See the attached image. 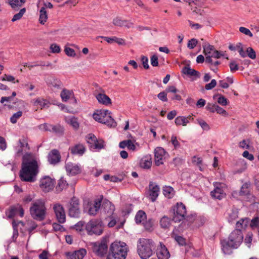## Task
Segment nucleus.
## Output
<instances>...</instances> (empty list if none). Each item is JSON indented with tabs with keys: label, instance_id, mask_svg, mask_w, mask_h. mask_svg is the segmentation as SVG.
<instances>
[{
	"label": "nucleus",
	"instance_id": "nucleus-1",
	"mask_svg": "<svg viewBox=\"0 0 259 259\" xmlns=\"http://www.w3.org/2000/svg\"><path fill=\"white\" fill-rule=\"evenodd\" d=\"M243 236L241 230L235 229L229 236L228 239L221 240L222 249L226 254L232 253V249L237 248L242 242Z\"/></svg>",
	"mask_w": 259,
	"mask_h": 259
},
{
	"label": "nucleus",
	"instance_id": "nucleus-2",
	"mask_svg": "<svg viewBox=\"0 0 259 259\" xmlns=\"http://www.w3.org/2000/svg\"><path fill=\"white\" fill-rule=\"evenodd\" d=\"M38 173V166L35 160L23 161L20 171L21 180L24 182H34Z\"/></svg>",
	"mask_w": 259,
	"mask_h": 259
},
{
	"label": "nucleus",
	"instance_id": "nucleus-3",
	"mask_svg": "<svg viewBox=\"0 0 259 259\" xmlns=\"http://www.w3.org/2000/svg\"><path fill=\"white\" fill-rule=\"evenodd\" d=\"M154 249V242L149 239L140 238L138 242L137 251L142 259L150 257Z\"/></svg>",
	"mask_w": 259,
	"mask_h": 259
},
{
	"label": "nucleus",
	"instance_id": "nucleus-4",
	"mask_svg": "<svg viewBox=\"0 0 259 259\" xmlns=\"http://www.w3.org/2000/svg\"><path fill=\"white\" fill-rule=\"evenodd\" d=\"M128 251L125 243L115 241L110 246L109 256H112L114 259H125Z\"/></svg>",
	"mask_w": 259,
	"mask_h": 259
},
{
	"label": "nucleus",
	"instance_id": "nucleus-5",
	"mask_svg": "<svg viewBox=\"0 0 259 259\" xmlns=\"http://www.w3.org/2000/svg\"><path fill=\"white\" fill-rule=\"evenodd\" d=\"M111 112L108 110H97L93 115V118L99 122L105 124L110 127L116 126V122L110 115Z\"/></svg>",
	"mask_w": 259,
	"mask_h": 259
},
{
	"label": "nucleus",
	"instance_id": "nucleus-6",
	"mask_svg": "<svg viewBox=\"0 0 259 259\" xmlns=\"http://www.w3.org/2000/svg\"><path fill=\"white\" fill-rule=\"evenodd\" d=\"M30 213L34 219L39 221L44 220L46 213L45 203L40 200L33 202L30 208Z\"/></svg>",
	"mask_w": 259,
	"mask_h": 259
},
{
	"label": "nucleus",
	"instance_id": "nucleus-7",
	"mask_svg": "<svg viewBox=\"0 0 259 259\" xmlns=\"http://www.w3.org/2000/svg\"><path fill=\"white\" fill-rule=\"evenodd\" d=\"M85 229L89 235H100L103 231L102 222L97 219L92 220L87 224Z\"/></svg>",
	"mask_w": 259,
	"mask_h": 259
},
{
	"label": "nucleus",
	"instance_id": "nucleus-8",
	"mask_svg": "<svg viewBox=\"0 0 259 259\" xmlns=\"http://www.w3.org/2000/svg\"><path fill=\"white\" fill-rule=\"evenodd\" d=\"M93 252L99 257L104 256L107 253L108 245L106 238H103L101 241L91 243Z\"/></svg>",
	"mask_w": 259,
	"mask_h": 259
},
{
	"label": "nucleus",
	"instance_id": "nucleus-9",
	"mask_svg": "<svg viewBox=\"0 0 259 259\" xmlns=\"http://www.w3.org/2000/svg\"><path fill=\"white\" fill-rule=\"evenodd\" d=\"M174 216L173 221L175 222H180L186 218L187 211L185 205L182 202H178L172 208Z\"/></svg>",
	"mask_w": 259,
	"mask_h": 259
},
{
	"label": "nucleus",
	"instance_id": "nucleus-10",
	"mask_svg": "<svg viewBox=\"0 0 259 259\" xmlns=\"http://www.w3.org/2000/svg\"><path fill=\"white\" fill-rule=\"evenodd\" d=\"M68 214L73 218H78L80 214L79 200L76 197H73L70 200L68 206Z\"/></svg>",
	"mask_w": 259,
	"mask_h": 259
},
{
	"label": "nucleus",
	"instance_id": "nucleus-11",
	"mask_svg": "<svg viewBox=\"0 0 259 259\" xmlns=\"http://www.w3.org/2000/svg\"><path fill=\"white\" fill-rule=\"evenodd\" d=\"M56 183L55 180L49 176H44L39 180V187L45 192H49L53 190Z\"/></svg>",
	"mask_w": 259,
	"mask_h": 259
},
{
	"label": "nucleus",
	"instance_id": "nucleus-12",
	"mask_svg": "<svg viewBox=\"0 0 259 259\" xmlns=\"http://www.w3.org/2000/svg\"><path fill=\"white\" fill-rule=\"evenodd\" d=\"M159 187L154 183L150 182L147 192L148 197L152 202H154L158 196Z\"/></svg>",
	"mask_w": 259,
	"mask_h": 259
},
{
	"label": "nucleus",
	"instance_id": "nucleus-13",
	"mask_svg": "<svg viewBox=\"0 0 259 259\" xmlns=\"http://www.w3.org/2000/svg\"><path fill=\"white\" fill-rule=\"evenodd\" d=\"M53 209L58 222L63 224L65 222L66 216L63 207L60 204H55Z\"/></svg>",
	"mask_w": 259,
	"mask_h": 259
},
{
	"label": "nucleus",
	"instance_id": "nucleus-14",
	"mask_svg": "<svg viewBox=\"0 0 259 259\" xmlns=\"http://www.w3.org/2000/svg\"><path fill=\"white\" fill-rule=\"evenodd\" d=\"M166 152L165 150L161 147H157L154 150L155 163L157 166H159L163 163L165 159Z\"/></svg>",
	"mask_w": 259,
	"mask_h": 259
},
{
	"label": "nucleus",
	"instance_id": "nucleus-15",
	"mask_svg": "<svg viewBox=\"0 0 259 259\" xmlns=\"http://www.w3.org/2000/svg\"><path fill=\"white\" fill-rule=\"evenodd\" d=\"M61 160V155L59 151L57 149L52 150L48 154V161L50 164L55 165Z\"/></svg>",
	"mask_w": 259,
	"mask_h": 259
},
{
	"label": "nucleus",
	"instance_id": "nucleus-16",
	"mask_svg": "<svg viewBox=\"0 0 259 259\" xmlns=\"http://www.w3.org/2000/svg\"><path fill=\"white\" fill-rule=\"evenodd\" d=\"M214 189L210 192L212 197L221 200L225 196V193L222 188L221 183H215L213 184Z\"/></svg>",
	"mask_w": 259,
	"mask_h": 259
},
{
	"label": "nucleus",
	"instance_id": "nucleus-17",
	"mask_svg": "<svg viewBox=\"0 0 259 259\" xmlns=\"http://www.w3.org/2000/svg\"><path fill=\"white\" fill-rule=\"evenodd\" d=\"M86 253V250L81 248L73 252H66L65 254L67 259H83Z\"/></svg>",
	"mask_w": 259,
	"mask_h": 259
},
{
	"label": "nucleus",
	"instance_id": "nucleus-18",
	"mask_svg": "<svg viewBox=\"0 0 259 259\" xmlns=\"http://www.w3.org/2000/svg\"><path fill=\"white\" fill-rule=\"evenodd\" d=\"M65 168L67 174L70 176H75L81 172L80 166L72 162L66 163Z\"/></svg>",
	"mask_w": 259,
	"mask_h": 259
},
{
	"label": "nucleus",
	"instance_id": "nucleus-19",
	"mask_svg": "<svg viewBox=\"0 0 259 259\" xmlns=\"http://www.w3.org/2000/svg\"><path fill=\"white\" fill-rule=\"evenodd\" d=\"M157 256L158 259H168L170 253L164 245L160 244V247L157 249Z\"/></svg>",
	"mask_w": 259,
	"mask_h": 259
},
{
	"label": "nucleus",
	"instance_id": "nucleus-20",
	"mask_svg": "<svg viewBox=\"0 0 259 259\" xmlns=\"http://www.w3.org/2000/svg\"><path fill=\"white\" fill-rule=\"evenodd\" d=\"M71 154L82 155L85 151V148L82 144H77L69 148Z\"/></svg>",
	"mask_w": 259,
	"mask_h": 259
},
{
	"label": "nucleus",
	"instance_id": "nucleus-21",
	"mask_svg": "<svg viewBox=\"0 0 259 259\" xmlns=\"http://www.w3.org/2000/svg\"><path fill=\"white\" fill-rule=\"evenodd\" d=\"M101 199H96L93 204L90 205L88 213L91 215H95L100 209L101 206Z\"/></svg>",
	"mask_w": 259,
	"mask_h": 259
},
{
	"label": "nucleus",
	"instance_id": "nucleus-22",
	"mask_svg": "<svg viewBox=\"0 0 259 259\" xmlns=\"http://www.w3.org/2000/svg\"><path fill=\"white\" fill-rule=\"evenodd\" d=\"M95 97L98 102L103 105L108 106L112 103L111 99L104 93H98Z\"/></svg>",
	"mask_w": 259,
	"mask_h": 259
},
{
	"label": "nucleus",
	"instance_id": "nucleus-23",
	"mask_svg": "<svg viewBox=\"0 0 259 259\" xmlns=\"http://www.w3.org/2000/svg\"><path fill=\"white\" fill-rule=\"evenodd\" d=\"M47 82L49 85L57 89H61L63 86L61 81L54 77H50L48 78Z\"/></svg>",
	"mask_w": 259,
	"mask_h": 259
},
{
	"label": "nucleus",
	"instance_id": "nucleus-24",
	"mask_svg": "<svg viewBox=\"0 0 259 259\" xmlns=\"http://www.w3.org/2000/svg\"><path fill=\"white\" fill-rule=\"evenodd\" d=\"M182 73L191 76L200 77V73L194 69L191 68L189 65L185 66L182 71Z\"/></svg>",
	"mask_w": 259,
	"mask_h": 259
},
{
	"label": "nucleus",
	"instance_id": "nucleus-25",
	"mask_svg": "<svg viewBox=\"0 0 259 259\" xmlns=\"http://www.w3.org/2000/svg\"><path fill=\"white\" fill-rule=\"evenodd\" d=\"M238 217V210L236 208H232L227 212V220L229 223H232Z\"/></svg>",
	"mask_w": 259,
	"mask_h": 259
},
{
	"label": "nucleus",
	"instance_id": "nucleus-26",
	"mask_svg": "<svg viewBox=\"0 0 259 259\" xmlns=\"http://www.w3.org/2000/svg\"><path fill=\"white\" fill-rule=\"evenodd\" d=\"M58 136H62L64 134V128L59 124L52 125L51 132Z\"/></svg>",
	"mask_w": 259,
	"mask_h": 259
},
{
	"label": "nucleus",
	"instance_id": "nucleus-27",
	"mask_svg": "<svg viewBox=\"0 0 259 259\" xmlns=\"http://www.w3.org/2000/svg\"><path fill=\"white\" fill-rule=\"evenodd\" d=\"M73 96V92L66 89H63L60 94L61 98L63 102H66Z\"/></svg>",
	"mask_w": 259,
	"mask_h": 259
},
{
	"label": "nucleus",
	"instance_id": "nucleus-28",
	"mask_svg": "<svg viewBox=\"0 0 259 259\" xmlns=\"http://www.w3.org/2000/svg\"><path fill=\"white\" fill-rule=\"evenodd\" d=\"M184 2L188 3L190 6L191 7V10L196 13H197L198 9L196 6L193 8V6H200L203 4L204 0L200 2L199 0H183Z\"/></svg>",
	"mask_w": 259,
	"mask_h": 259
},
{
	"label": "nucleus",
	"instance_id": "nucleus-29",
	"mask_svg": "<svg viewBox=\"0 0 259 259\" xmlns=\"http://www.w3.org/2000/svg\"><path fill=\"white\" fill-rule=\"evenodd\" d=\"M48 19V15L46 9L45 7L41 8L39 11V23L41 24H44Z\"/></svg>",
	"mask_w": 259,
	"mask_h": 259
},
{
	"label": "nucleus",
	"instance_id": "nucleus-30",
	"mask_svg": "<svg viewBox=\"0 0 259 259\" xmlns=\"http://www.w3.org/2000/svg\"><path fill=\"white\" fill-rule=\"evenodd\" d=\"M68 184L66 181L64 179L61 178L58 181V183L56 187V191L58 192L62 191L64 189L67 188Z\"/></svg>",
	"mask_w": 259,
	"mask_h": 259
},
{
	"label": "nucleus",
	"instance_id": "nucleus-31",
	"mask_svg": "<svg viewBox=\"0 0 259 259\" xmlns=\"http://www.w3.org/2000/svg\"><path fill=\"white\" fill-rule=\"evenodd\" d=\"M97 137L93 134H89L85 137V140L91 148H92L96 142H97Z\"/></svg>",
	"mask_w": 259,
	"mask_h": 259
},
{
	"label": "nucleus",
	"instance_id": "nucleus-32",
	"mask_svg": "<svg viewBox=\"0 0 259 259\" xmlns=\"http://www.w3.org/2000/svg\"><path fill=\"white\" fill-rule=\"evenodd\" d=\"M249 223V219L248 218L241 219L236 224V229L241 230L242 229L245 228Z\"/></svg>",
	"mask_w": 259,
	"mask_h": 259
},
{
	"label": "nucleus",
	"instance_id": "nucleus-33",
	"mask_svg": "<svg viewBox=\"0 0 259 259\" xmlns=\"http://www.w3.org/2000/svg\"><path fill=\"white\" fill-rule=\"evenodd\" d=\"M104 211L109 215H111L115 209L114 205L112 204L110 202H107L103 205Z\"/></svg>",
	"mask_w": 259,
	"mask_h": 259
},
{
	"label": "nucleus",
	"instance_id": "nucleus-34",
	"mask_svg": "<svg viewBox=\"0 0 259 259\" xmlns=\"http://www.w3.org/2000/svg\"><path fill=\"white\" fill-rule=\"evenodd\" d=\"M146 219V214L143 210H139L135 216V221L137 224H140Z\"/></svg>",
	"mask_w": 259,
	"mask_h": 259
},
{
	"label": "nucleus",
	"instance_id": "nucleus-35",
	"mask_svg": "<svg viewBox=\"0 0 259 259\" xmlns=\"http://www.w3.org/2000/svg\"><path fill=\"white\" fill-rule=\"evenodd\" d=\"M170 224V220L167 217L163 216L160 221V225L162 228H167Z\"/></svg>",
	"mask_w": 259,
	"mask_h": 259
},
{
	"label": "nucleus",
	"instance_id": "nucleus-36",
	"mask_svg": "<svg viewBox=\"0 0 259 259\" xmlns=\"http://www.w3.org/2000/svg\"><path fill=\"white\" fill-rule=\"evenodd\" d=\"M9 3L13 9L21 7L25 3V0H8Z\"/></svg>",
	"mask_w": 259,
	"mask_h": 259
},
{
	"label": "nucleus",
	"instance_id": "nucleus-37",
	"mask_svg": "<svg viewBox=\"0 0 259 259\" xmlns=\"http://www.w3.org/2000/svg\"><path fill=\"white\" fill-rule=\"evenodd\" d=\"M250 182L249 181H248L242 185L241 188V190L240 191V195H245L248 193L249 191L248 190V189L250 187Z\"/></svg>",
	"mask_w": 259,
	"mask_h": 259
},
{
	"label": "nucleus",
	"instance_id": "nucleus-38",
	"mask_svg": "<svg viewBox=\"0 0 259 259\" xmlns=\"http://www.w3.org/2000/svg\"><path fill=\"white\" fill-rule=\"evenodd\" d=\"M203 49V53L205 55H207L208 54H211V51L214 50V47L212 45H210L207 42H205L202 45Z\"/></svg>",
	"mask_w": 259,
	"mask_h": 259
},
{
	"label": "nucleus",
	"instance_id": "nucleus-39",
	"mask_svg": "<svg viewBox=\"0 0 259 259\" xmlns=\"http://www.w3.org/2000/svg\"><path fill=\"white\" fill-rule=\"evenodd\" d=\"M151 163L150 159H148V158H143L141 160L140 166L143 168L148 169L151 167Z\"/></svg>",
	"mask_w": 259,
	"mask_h": 259
},
{
	"label": "nucleus",
	"instance_id": "nucleus-40",
	"mask_svg": "<svg viewBox=\"0 0 259 259\" xmlns=\"http://www.w3.org/2000/svg\"><path fill=\"white\" fill-rule=\"evenodd\" d=\"M174 191V189L171 187H164L163 190V193L164 195L168 198H170L173 196L172 192Z\"/></svg>",
	"mask_w": 259,
	"mask_h": 259
},
{
	"label": "nucleus",
	"instance_id": "nucleus-41",
	"mask_svg": "<svg viewBox=\"0 0 259 259\" xmlns=\"http://www.w3.org/2000/svg\"><path fill=\"white\" fill-rule=\"evenodd\" d=\"M25 12L26 9L25 8L21 9L18 13L14 15L13 18L12 19V21L15 22L17 20H20L25 13Z\"/></svg>",
	"mask_w": 259,
	"mask_h": 259
},
{
	"label": "nucleus",
	"instance_id": "nucleus-42",
	"mask_svg": "<svg viewBox=\"0 0 259 259\" xmlns=\"http://www.w3.org/2000/svg\"><path fill=\"white\" fill-rule=\"evenodd\" d=\"M67 122L75 130L79 127V123L77 119L74 117L69 118Z\"/></svg>",
	"mask_w": 259,
	"mask_h": 259
},
{
	"label": "nucleus",
	"instance_id": "nucleus-43",
	"mask_svg": "<svg viewBox=\"0 0 259 259\" xmlns=\"http://www.w3.org/2000/svg\"><path fill=\"white\" fill-rule=\"evenodd\" d=\"M125 23H127L126 20H123L119 17H116L113 20V24L117 26H123Z\"/></svg>",
	"mask_w": 259,
	"mask_h": 259
},
{
	"label": "nucleus",
	"instance_id": "nucleus-44",
	"mask_svg": "<svg viewBox=\"0 0 259 259\" xmlns=\"http://www.w3.org/2000/svg\"><path fill=\"white\" fill-rule=\"evenodd\" d=\"M105 147L104 141L102 139H97V142L93 146L92 148L101 150Z\"/></svg>",
	"mask_w": 259,
	"mask_h": 259
},
{
	"label": "nucleus",
	"instance_id": "nucleus-45",
	"mask_svg": "<svg viewBox=\"0 0 259 259\" xmlns=\"http://www.w3.org/2000/svg\"><path fill=\"white\" fill-rule=\"evenodd\" d=\"M22 115V112L19 111L17 112L14 113L10 118V121L12 123H16L17 120L20 118Z\"/></svg>",
	"mask_w": 259,
	"mask_h": 259
},
{
	"label": "nucleus",
	"instance_id": "nucleus-46",
	"mask_svg": "<svg viewBox=\"0 0 259 259\" xmlns=\"http://www.w3.org/2000/svg\"><path fill=\"white\" fill-rule=\"evenodd\" d=\"M247 56L251 59L256 58V53L255 51L251 47H248L246 49Z\"/></svg>",
	"mask_w": 259,
	"mask_h": 259
},
{
	"label": "nucleus",
	"instance_id": "nucleus-47",
	"mask_svg": "<svg viewBox=\"0 0 259 259\" xmlns=\"http://www.w3.org/2000/svg\"><path fill=\"white\" fill-rule=\"evenodd\" d=\"M17 214H18V206H12L10 209L8 217L9 218H13Z\"/></svg>",
	"mask_w": 259,
	"mask_h": 259
},
{
	"label": "nucleus",
	"instance_id": "nucleus-48",
	"mask_svg": "<svg viewBox=\"0 0 259 259\" xmlns=\"http://www.w3.org/2000/svg\"><path fill=\"white\" fill-rule=\"evenodd\" d=\"M53 124L45 123L39 125L38 127L41 130L45 131L51 132V128Z\"/></svg>",
	"mask_w": 259,
	"mask_h": 259
},
{
	"label": "nucleus",
	"instance_id": "nucleus-49",
	"mask_svg": "<svg viewBox=\"0 0 259 259\" xmlns=\"http://www.w3.org/2000/svg\"><path fill=\"white\" fill-rule=\"evenodd\" d=\"M198 123L200 125V126L202 128L203 130L208 131L210 129V127L209 125L203 120L202 119H197Z\"/></svg>",
	"mask_w": 259,
	"mask_h": 259
},
{
	"label": "nucleus",
	"instance_id": "nucleus-50",
	"mask_svg": "<svg viewBox=\"0 0 259 259\" xmlns=\"http://www.w3.org/2000/svg\"><path fill=\"white\" fill-rule=\"evenodd\" d=\"M198 44V40L195 38H192L189 40L187 47L190 49H194Z\"/></svg>",
	"mask_w": 259,
	"mask_h": 259
},
{
	"label": "nucleus",
	"instance_id": "nucleus-51",
	"mask_svg": "<svg viewBox=\"0 0 259 259\" xmlns=\"http://www.w3.org/2000/svg\"><path fill=\"white\" fill-rule=\"evenodd\" d=\"M158 98L162 102H167V94L165 91L161 92L157 95Z\"/></svg>",
	"mask_w": 259,
	"mask_h": 259
},
{
	"label": "nucleus",
	"instance_id": "nucleus-52",
	"mask_svg": "<svg viewBox=\"0 0 259 259\" xmlns=\"http://www.w3.org/2000/svg\"><path fill=\"white\" fill-rule=\"evenodd\" d=\"M151 64L153 67L158 66V57L156 55H152L150 58Z\"/></svg>",
	"mask_w": 259,
	"mask_h": 259
},
{
	"label": "nucleus",
	"instance_id": "nucleus-53",
	"mask_svg": "<svg viewBox=\"0 0 259 259\" xmlns=\"http://www.w3.org/2000/svg\"><path fill=\"white\" fill-rule=\"evenodd\" d=\"M239 31L240 32H241V33L246 35H248L250 37H252L253 36V34L252 33H251V32L250 31V30L248 28H246L245 27H240L239 28Z\"/></svg>",
	"mask_w": 259,
	"mask_h": 259
},
{
	"label": "nucleus",
	"instance_id": "nucleus-54",
	"mask_svg": "<svg viewBox=\"0 0 259 259\" xmlns=\"http://www.w3.org/2000/svg\"><path fill=\"white\" fill-rule=\"evenodd\" d=\"M141 62L144 69H148L149 68V65L148 64V59L147 57L142 56L141 57Z\"/></svg>",
	"mask_w": 259,
	"mask_h": 259
},
{
	"label": "nucleus",
	"instance_id": "nucleus-55",
	"mask_svg": "<svg viewBox=\"0 0 259 259\" xmlns=\"http://www.w3.org/2000/svg\"><path fill=\"white\" fill-rule=\"evenodd\" d=\"M52 226L55 231L63 232L65 231V228L59 224L53 223Z\"/></svg>",
	"mask_w": 259,
	"mask_h": 259
},
{
	"label": "nucleus",
	"instance_id": "nucleus-56",
	"mask_svg": "<svg viewBox=\"0 0 259 259\" xmlns=\"http://www.w3.org/2000/svg\"><path fill=\"white\" fill-rule=\"evenodd\" d=\"M217 85V81L215 79H212L211 82L207 83L205 86V89L206 90H210L214 88Z\"/></svg>",
	"mask_w": 259,
	"mask_h": 259
},
{
	"label": "nucleus",
	"instance_id": "nucleus-57",
	"mask_svg": "<svg viewBox=\"0 0 259 259\" xmlns=\"http://www.w3.org/2000/svg\"><path fill=\"white\" fill-rule=\"evenodd\" d=\"M229 67L232 72H234L239 69L238 65L234 61L230 63Z\"/></svg>",
	"mask_w": 259,
	"mask_h": 259
},
{
	"label": "nucleus",
	"instance_id": "nucleus-58",
	"mask_svg": "<svg viewBox=\"0 0 259 259\" xmlns=\"http://www.w3.org/2000/svg\"><path fill=\"white\" fill-rule=\"evenodd\" d=\"M176 241L179 243V245L183 246L186 244V239L182 236H175Z\"/></svg>",
	"mask_w": 259,
	"mask_h": 259
},
{
	"label": "nucleus",
	"instance_id": "nucleus-59",
	"mask_svg": "<svg viewBox=\"0 0 259 259\" xmlns=\"http://www.w3.org/2000/svg\"><path fill=\"white\" fill-rule=\"evenodd\" d=\"M171 142L172 144L174 145V146L175 147V149H177L179 147H180V144L179 142L177 140V138L176 136H175L174 135L172 136V137L171 138Z\"/></svg>",
	"mask_w": 259,
	"mask_h": 259
},
{
	"label": "nucleus",
	"instance_id": "nucleus-60",
	"mask_svg": "<svg viewBox=\"0 0 259 259\" xmlns=\"http://www.w3.org/2000/svg\"><path fill=\"white\" fill-rule=\"evenodd\" d=\"M65 53L68 56L70 57H74L75 56L74 50L69 47H66L65 49Z\"/></svg>",
	"mask_w": 259,
	"mask_h": 259
},
{
	"label": "nucleus",
	"instance_id": "nucleus-61",
	"mask_svg": "<svg viewBox=\"0 0 259 259\" xmlns=\"http://www.w3.org/2000/svg\"><path fill=\"white\" fill-rule=\"evenodd\" d=\"M7 148L6 140L3 137L0 136V150L4 151Z\"/></svg>",
	"mask_w": 259,
	"mask_h": 259
},
{
	"label": "nucleus",
	"instance_id": "nucleus-62",
	"mask_svg": "<svg viewBox=\"0 0 259 259\" xmlns=\"http://www.w3.org/2000/svg\"><path fill=\"white\" fill-rule=\"evenodd\" d=\"M50 49L53 53H58L60 52V47L55 44L51 45Z\"/></svg>",
	"mask_w": 259,
	"mask_h": 259
},
{
	"label": "nucleus",
	"instance_id": "nucleus-63",
	"mask_svg": "<svg viewBox=\"0 0 259 259\" xmlns=\"http://www.w3.org/2000/svg\"><path fill=\"white\" fill-rule=\"evenodd\" d=\"M217 105V104H212L211 103H208L206 108L207 110L211 112H214L216 111Z\"/></svg>",
	"mask_w": 259,
	"mask_h": 259
},
{
	"label": "nucleus",
	"instance_id": "nucleus-64",
	"mask_svg": "<svg viewBox=\"0 0 259 259\" xmlns=\"http://www.w3.org/2000/svg\"><path fill=\"white\" fill-rule=\"evenodd\" d=\"M218 102L223 106H226L228 104L227 99L223 96H220L218 99Z\"/></svg>",
	"mask_w": 259,
	"mask_h": 259
}]
</instances>
